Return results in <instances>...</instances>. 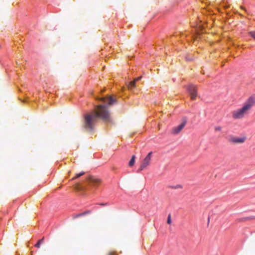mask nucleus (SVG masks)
Masks as SVG:
<instances>
[{
	"label": "nucleus",
	"instance_id": "f257e3e1",
	"mask_svg": "<svg viewBox=\"0 0 255 255\" xmlns=\"http://www.w3.org/2000/svg\"><path fill=\"white\" fill-rule=\"evenodd\" d=\"M98 118L105 122H111V116L107 106L100 105L95 107V110L91 114L86 115L84 117V128L88 131L93 130L95 123Z\"/></svg>",
	"mask_w": 255,
	"mask_h": 255
},
{
	"label": "nucleus",
	"instance_id": "f03ea898",
	"mask_svg": "<svg viewBox=\"0 0 255 255\" xmlns=\"http://www.w3.org/2000/svg\"><path fill=\"white\" fill-rule=\"evenodd\" d=\"M255 105V95L250 96L243 106L232 112V117L234 119L238 120L243 119L246 115L249 114L252 108Z\"/></svg>",
	"mask_w": 255,
	"mask_h": 255
},
{
	"label": "nucleus",
	"instance_id": "7ed1b4c3",
	"mask_svg": "<svg viewBox=\"0 0 255 255\" xmlns=\"http://www.w3.org/2000/svg\"><path fill=\"white\" fill-rule=\"evenodd\" d=\"M152 152H150L148 153L146 156L143 159L141 163L140 167L137 170V172H140L141 171L145 169L150 164Z\"/></svg>",
	"mask_w": 255,
	"mask_h": 255
},
{
	"label": "nucleus",
	"instance_id": "20e7f679",
	"mask_svg": "<svg viewBox=\"0 0 255 255\" xmlns=\"http://www.w3.org/2000/svg\"><path fill=\"white\" fill-rule=\"evenodd\" d=\"M246 140L245 136H235L231 135L229 137L228 141L233 144H240L244 143Z\"/></svg>",
	"mask_w": 255,
	"mask_h": 255
},
{
	"label": "nucleus",
	"instance_id": "39448f33",
	"mask_svg": "<svg viewBox=\"0 0 255 255\" xmlns=\"http://www.w3.org/2000/svg\"><path fill=\"white\" fill-rule=\"evenodd\" d=\"M188 91L190 95L191 99L192 100H195L197 96V87L193 84H190L188 87Z\"/></svg>",
	"mask_w": 255,
	"mask_h": 255
},
{
	"label": "nucleus",
	"instance_id": "423d86ee",
	"mask_svg": "<svg viewBox=\"0 0 255 255\" xmlns=\"http://www.w3.org/2000/svg\"><path fill=\"white\" fill-rule=\"evenodd\" d=\"M87 182L89 185L94 187H97L101 183V181L99 179L96 178L93 176H90L87 178Z\"/></svg>",
	"mask_w": 255,
	"mask_h": 255
},
{
	"label": "nucleus",
	"instance_id": "0eeeda50",
	"mask_svg": "<svg viewBox=\"0 0 255 255\" xmlns=\"http://www.w3.org/2000/svg\"><path fill=\"white\" fill-rule=\"evenodd\" d=\"M186 124V121L184 120L182 122V123L180 124L179 126L174 127L172 128L171 133L174 134H176L179 133L184 128L185 125Z\"/></svg>",
	"mask_w": 255,
	"mask_h": 255
},
{
	"label": "nucleus",
	"instance_id": "6e6552de",
	"mask_svg": "<svg viewBox=\"0 0 255 255\" xmlns=\"http://www.w3.org/2000/svg\"><path fill=\"white\" fill-rule=\"evenodd\" d=\"M108 102V106H111L113 105L114 104L116 103V99H114L112 96H109L107 99Z\"/></svg>",
	"mask_w": 255,
	"mask_h": 255
},
{
	"label": "nucleus",
	"instance_id": "1a4fd4ad",
	"mask_svg": "<svg viewBox=\"0 0 255 255\" xmlns=\"http://www.w3.org/2000/svg\"><path fill=\"white\" fill-rule=\"evenodd\" d=\"M44 243V238H42L41 239L38 241L37 243L35 245V247L37 248H40V247Z\"/></svg>",
	"mask_w": 255,
	"mask_h": 255
},
{
	"label": "nucleus",
	"instance_id": "9d476101",
	"mask_svg": "<svg viewBox=\"0 0 255 255\" xmlns=\"http://www.w3.org/2000/svg\"><path fill=\"white\" fill-rule=\"evenodd\" d=\"M135 156L134 155H132L128 163V165L129 166H132L134 165L135 163Z\"/></svg>",
	"mask_w": 255,
	"mask_h": 255
},
{
	"label": "nucleus",
	"instance_id": "9b49d317",
	"mask_svg": "<svg viewBox=\"0 0 255 255\" xmlns=\"http://www.w3.org/2000/svg\"><path fill=\"white\" fill-rule=\"evenodd\" d=\"M135 86V81H131L130 82L128 85V88L129 89V90H131L132 88H134Z\"/></svg>",
	"mask_w": 255,
	"mask_h": 255
},
{
	"label": "nucleus",
	"instance_id": "f8f14e48",
	"mask_svg": "<svg viewBox=\"0 0 255 255\" xmlns=\"http://www.w3.org/2000/svg\"><path fill=\"white\" fill-rule=\"evenodd\" d=\"M85 174L84 172H81L78 174H77L76 175L72 178L73 180L75 179L76 178H78L81 176L82 175H84Z\"/></svg>",
	"mask_w": 255,
	"mask_h": 255
},
{
	"label": "nucleus",
	"instance_id": "ddd939ff",
	"mask_svg": "<svg viewBox=\"0 0 255 255\" xmlns=\"http://www.w3.org/2000/svg\"><path fill=\"white\" fill-rule=\"evenodd\" d=\"M90 213V212L89 211H88L87 212H83L82 213L76 215V216L75 217V218H77V217H80L81 216L84 215H85L86 214Z\"/></svg>",
	"mask_w": 255,
	"mask_h": 255
},
{
	"label": "nucleus",
	"instance_id": "4468645a",
	"mask_svg": "<svg viewBox=\"0 0 255 255\" xmlns=\"http://www.w3.org/2000/svg\"><path fill=\"white\" fill-rule=\"evenodd\" d=\"M249 35L255 40V31L249 32Z\"/></svg>",
	"mask_w": 255,
	"mask_h": 255
},
{
	"label": "nucleus",
	"instance_id": "2eb2a0df",
	"mask_svg": "<svg viewBox=\"0 0 255 255\" xmlns=\"http://www.w3.org/2000/svg\"><path fill=\"white\" fill-rule=\"evenodd\" d=\"M214 129L215 131H221L222 129V128L220 126H217L215 127Z\"/></svg>",
	"mask_w": 255,
	"mask_h": 255
},
{
	"label": "nucleus",
	"instance_id": "dca6fc26",
	"mask_svg": "<svg viewBox=\"0 0 255 255\" xmlns=\"http://www.w3.org/2000/svg\"><path fill=\"white\" fill-rule=\"evenodd\" d=\"M167 223L168 224H170L171 223V217L170 214H169L168 216Z\"/></svg>",
	"mask_w": 255,
	"mask_h": 255
},
{
	"label": "nucleus",
	"instance_id": "f3484780",
	"mask_svg": "<svg viewBox=\"0 0 255 255\" xmlns=\"http://www.w3.org/2000/svg\"><path fill=\"white\" fill-rule=\"evenodd\" d=\"M98 100H100V101H102L104 102H106V98L105 97H103V98H100V99H98Z\"/></svg>",
	"mask_w": 255,
	"mask_h": 255
},
{
	"label": "nucleus",
	"instance_id": "a211bd4d",
	"mask_svg": "<svg viewBox=\"0 0 255 255\" xmlns=\"http://www.w3.org/2000/svg\"><path fill=\"white\" fill-rule=\"evenodd\" d=\"M141 76L140 77H138L134 79V81H135V82H136V81L140 80L141 79Z\"/></svg>",
	"mask_w": 255,
	"mask_h": 255
},
{
	"label": "nucleus",
	"instance_id": "6ab92c4d",
	"mask_svg": "<svg viewBox=\"0 0 255 255\" xmlns=\"http://www.w3.org/2000/svg\"><path fill=\"white\" fill-rule=\"evenodd\" d=\"M108 205L107 203L100 204V205H102V206H105V205Z\"/></svg>",
	"mask_w": 255,
	"mask_h": 255
},
{
	"label": "nucleus",
	"instance_id": "aec40b11",
	"mask_svg": "<svg viewBox=\"0 0 255 255\" xmlns=\"http://www.w3.org/2000/svg\"><path fill=\"white\" fill-rule=\"evenodd\" d=\"M180 187V185H177L175 188H177L178 187Z\"/></svg>",
	"mask_w": 255,
	"mask_h": 255
}]
</instances>
